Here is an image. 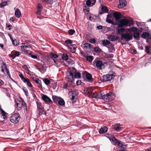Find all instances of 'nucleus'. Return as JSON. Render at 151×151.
Here are the masks:
<instances>
[{"label":"nucleus","instance_id":"338daca9","mask_svg":"<svg viewBox=\"0 0 151 151\" xmlns=\"http://www.w3.org/2000/svg\"><path fill=\"white\" fill-rule=\"evenodd\" d=\"M63 87L65 88H66L67 87V85L66 84H65L64 85Z\"/></svg>","mask_w":151,"mask_h":151},{"label":"nucleus","instance_id":"4c0bfd02","mask_svg":"<svg viewBox=\"0 0 151 151\" xmlns=\"http://www.w3.org/2000/svg\"><path fill=\"white\" fill-rule=\"evenodd\" d=\"M104 95V94L102 93L101 92H100L98 94L97 96H97V98L99 99H102Z\"/></svg>","mask_w":151,"mask_h":151},{"label":"nucleus","instance_id":"c85d7f7f","mask_svg":"<svg viewBox=\"0 0 151 151\" xmlns=\"http://www.w3.org/2000/svg\"><path fill=\"white\" fill-rule=\"evenodd\" d=\"M58 103L59 105L61 106H63L65 105V101L62 98H60L58 102Z\"/></svg>","mask_w":151,"mask_h":151},{"label":"nucleus","instance_id":"680f3d73","mask_svg":"<svg viewBox=\"0 0 151 151\" xmlns=\"http://www.w3.org/2000/svg\"><path fill=\"white\" fill-rule=\"evenodd\" d=\"M8 35L10 37L11 40L12 41L13 40L12 35L10 34H8Z\"/></svg>","mask_w":151,"mask_h":151},{"label":"nucleus","instance_id":"aec40b11","mask_svg":"<svg viewBox=\"0 0 151 151\" xmlns=\"http://www.w3.org/2000/svg\"><path fill=\"white\" fill-rule=\"evenodd\" d=\"M108 130V128L106 127H101L99 130V132L100 134H103L106 132Z\"/></svg>","mask_w":151,"mask_h":151},{"label":"nucleus","instance_id":"f8f14e48","mask_svg":"<svg viewBox=\"0 0 151 151\" xmlns=\"http://www.w3.org/2000/svg\"><path fill=\"white\" fill-rule=\"evenodd\" d=\"M1 71L4 73H6L8 75H9V70L7 68L6 64L4 63H3L1 64Z\"/></svg>","mask_w":151,"mask_h":151},{"label":"nucleus","instance_id":"0e129e2a","mask_svg":"<svg viewBox=\"0 0 151 151\" xmlns=\"http://www.w3.org/2000/svg\"><path fill=\"white\" fill-rule=\"evenodd\" d=\"M11 57L12 58H15L16 57V55H15L14 54L12 55H11Z\"/></svg>","mask_w":151,"mask_h":151},{"label":"nucleus","instance_id":"4468645a","mask_svg":"<svg viewBox=\"0 0 151 151\" xmlns=\"http://www.w3.org/2000/svg\"><path fill=\"white\" fill-rule=\"evenodd\" d=\"M119 3L117 5V7L119 8H122L124 7L127 4L125 0H119Z\"/></svg>","mask_w":151,"mask_h":151},{"label":"nucleus","instance_id":"423d86ee","mask_svg":"<svg viewBox=\"0 0 151 151\" xmlns=\"http://www.w3.org/2000/svg\"><path fill=\"white\" fill-rule=\"evenodd\" d=\"M15 102L17 109L18 110H20L22 106L24 104V102L21 98L16 99Z\"/></svg>","mask_w":151,"mask_h":151},{"label":"nucleus","instance_id":"13d9d810","mask_svg":"<svg viewBox=\"0 0 151 151\" xmlns=\"http://www.w3.org/2000/svg\"><path fill=\"white\" fill-rule=\"evenodd\" d=\"M81 83V81L80 80H78L76 82V84L78 85H80Z\"/></svg>","mask_w":151,"mask_h":151},{"label":"nucleus","instance_id":"6ab92c4d","mask_svg":"<svg viewBox=\"0 0 151 151\" xmlns=\"http://www.w3.org/2000/svg\"><path fill=\"white\" fill-rule=\"evenodd\" d=\"M109 101L114 99L116 97L115 94L113 93L109 92L108 93Z\"/></svg>","mask_w":151,"mask_h":151},{"label":"nucleus","instance_id":"ea45409f","mask_svg":"<svg viewBox=\"0 0 151 151\" xmlns=\"http://www.w3.org/2000/svg\"><path fill=\"white\" fill-rule=\"evenodd\" d=\"M94 50L96 52H100L101 51V50L99 47H95L94 48Z\"/></svg>","mask_w":151,"mask_h":151},{"label":"nucleus","instance_id":"864d4df0","mask_svg":"<svg viewBox=\"0 0 151 151\" xmlns=\"http://www.w3.org/2000/svg\"><path fill=\"white\" fill-rule=\"evenodd\" d=\"M92 5H93L96 2V0H91Z\"/></svg>","mask_w":151,"mask_h":151},{"label":"nucleus","instance_id":"bf43d9fd","mask_svg":"<svg viewBox=\"0 0 151 151\" xmlns=\"http://www.w3.org/2000/svg\"><path fill=\"white\" fill-rule=\"evenodd\" d=\"M37 104L38 109L40 110V104L38 102H37Z\"/></svg>","mask_w":151,"mask_h":151},{"label":"nucleus","instance_id":"c03bdc74","mask_svg":"<svg viewBox=\"0 0 151 151\" xmlns=\"http://www.w3.org/2000/svg\"><path fill=\"white\" fill-rule=\"evenodd\" d=\"M7 2H4L0 4V7L2 8L4 6L6 5L7 4Z\"/></svg>","mask_w":151,"mask_h":151},{"label":"nucleus","instance_id":"cd10ccee","mask_svg":"<svg viewBox=\"0 0 151 151\" xmlns=\"http://www.w3.org/2000/svg\"><path fill=\"white\" fill-rule=\"evenodd\" d=\"M111 17V15H107V18H106V21L109 23H111L112 22V19H109V18Z\"/></svg>","mask_w":151,"mask_h":151},{"label":"nucleus","instance_id":"ddd939ff","mask_svg":"<svg viewBox=\"0 0 151 151\" xmlns=\"http://www.w3.org/2000/svg\"><path fill=\"white\" fill-rule=\"evenodd\" d=\"M65 43L67 45V46L68 47H70L71 46V48H73L74 51H75L76 46L75 45H72V41L70 40H68L65 41Z\"/></svg>","mask_w":151,"mask_h":151},{"label":"nucleus","instance_id":"dca6fc26","mask_svg":"<svg viewBox=\"0 0 151 151\" xmlns=\"http://www.w3.org/2000/svg\"><path fill=\"white\" fill-rule=\"evenodd\" d=\"M112 13L114 17L116 20H118L119 19L121 16V14L119 12L113 11Z\"/></svg>","mask_w":151,"mask_h":151},{"label":"nucleus","instance_id":"412c9836","mask_svg":"<svg viewBox=\"0 0 151 151\" xmlns=\"http://www.w3.org/2000/svg\"><path fill=\"white\" fill-rule=\"evenodd\" d=\"M109 40L112 41H115L117 40V37L115 35H109L108 36Z\"/></svg>","mask_w":151,"mask_h":151},{"label":"nucleus","instance_id":"f257e3e1","mask_svg":"<svg viewBox=\"0 0 151 151\" xmlns=\"http://www.w3.org/2000/svg\"><path fill=\"white\" fill-rule=\"evenodd\" d=\"M129 28L124 29L119 27L118 28V31L119 34L121 35L122 40H125L126 41L125 42H122L123 44H126L128 42L129 40H131L133 38L132 34L129 33L128 30H127Z\"/></svg>","mask_w":151,"mask_h":151},{"label":"nucleus","instance_id":"f704fd0d","mask_svg":"<svg viewBox=\"0 0 151 151\" xmlns=\"http://www.w3.org/2000/svg\"><path fill=\"white\" fill-rule=\"evenodd\" d=\"M102 11L104 12H106L108 11V9L105 6H102L101 8Z\"/></svg>","mask_w":151,"mask_h":151},{"label":"nucleus","instance_id":"6e6552de","mask_svg":"<svg viewBox=\"0 0 151 151\" xmlns=\"http://www.w3.org/2000/svg\"><path fill=\"white\" fill-rule=\"evenodd\" d=\"M114 78V76L112 74H107L103 76L101 79L103 81H111Z\"/></svg>","mask_w":151,"mask_h":151},{"label":"nucleus","instance_id":"4be33fe9","mask_svg":"<svg viewBox=\"0 0 151 151\" xmlns=\"http://www.w3.org/2000/svg\"><path fill=\"white\" fill-rule=\"evenodd\" d=\"M123 127V125L120 124L115 125L114 127V129L116 131L120 129Z\"/></svg>","mask_w":151,"mask_h":151},{"label":"nucleus","instance_id":"3c124183","mask_svg":"<svg viewBox=\"0 0 151 151\" xmlns=\"http://www.w3.org/2000/svg\"><path fill=\"white\" fill-rule=\"evenodd\" d=\"M89 42L91 43H95L96 41L94 39L92 38L90 39L89 40Z\"/></svg>","mask_w":151,"mask_h":151},{"label":"nucleus","instance_id":"20e7f679","mask_svg":"<svg viewBox=\"0 0 151 151\" xmlns=\"http://www.w3.org/2000/svg\"><path fill=\"white\" fill-rule=\"evenodd\" d=\"M129 32V33L131 34L132 35L134 38L137 39L139 37V33L138 32V29L135 27H132L127 29Z\"/></svg>","mask_w":151,"mask_h":151},{"label":"nucleus","instance_id":"69168bd1","mask_svg":"<svg viewBox=\"0 0 151 151\" xmlns=\"http://www.w3.org/2000/svg\"><path fill=\"white\" fill-rule=\"evenodd\" d=\"M24 92L25 93L26 95H27L28 94V91L26 89L24 90Z\"/></svg>","mask_w":151,"mask_h":151},{"label":"nucleus","instance_id":"a878e982","mask_svg":"<svg viewBox=\"0 0 151 151\" xmlns=\"http://www.w3.org/2000/svg\"><path fill=\"white\" fill-rule=\"evenodd\" d=\"M102 99H103L106 102H109V98H108V93H107L105 95H104L103 96Z\"/></svg>","mask_w":151,"mask_h":151},{"label":"nucleus","instance_id":"a19ab883","mask_svg":"<svg viewBox=\"0 0 151 151\" xmlns=\"http://www.w3.org/2000/svg\"><path fill=\"white\" fill-rule=\"evenodd\" d=\"M86 58L87 60L89 61V62L92 61L93 59V57L91 56H87Z\"/></svg>","mask_w":151,"mask_h":151},{"label":"nucleus","instance_id":"774afa93","mask_svg":"<svg viewBox=\"0 0 151 151\" xmlns=\"http://www.w3.org/2000/svg\"><path fill=\"white\" fill-rule=\"evenodd\" d=\"M0 47L1 48H3L4 47V45L2 44H0Z\"/></svg>","mask_w":151,"mask_h":151},{"label":"nucleus","instance_id":"58836bf2","mask_svg":"<svg viewBox=\"0 0 151 151\" xmlns=\"http://www.w3.org/2000/svg\"><path fill=\"white\" fill-rule=\"evenodd\" d=\"M91 4V0H88L86 2V4L88 6H92L93 5Z\"/></svg>","mask_w":151,"mask_h":151},{"label":"nucleus","instance_id":"e2e57ef3","mask_svg":"<svg viewBox=\"0 0 151 151\" xmlns=\"http://www.w3.org/2000/svg\"><path fill=\"white\" fill-rule=\"evenodd\" d=\"M4 84V82L0 79V86Z\"/></svg>","mask_w":151,"mask_h":151},{"label":"nucleus","instance_id":"6e6d98bb","mask_svg":"<svg viewBox=\"0 0 151 151\" xmlns=\"http://www.w3.org/2000/svg\"><path fill=\"white\" fill-rule=\"evenodd\" d=\"M20 54V52H16L14 54L16 56H18Z\"/></svg>","mask_w":151,"mask_h":151},{"label":"nucleus","instance_id":"09e8293b","mask_svg":"<svg viewBox=\"0 0 151 151\" xmlns=\"http://www.w3.org/2000/svg\"><path fill=\"white\" fill-rule=\"evenodd\" d=\"M145 51L148 54L150 53V52H149V47H148L147 46H146Z\"/></svg>","mask_w":151,"mask_h":151},{"label":"nucleus","instance_id":"f3484780","mask_svg":"<svg viewBox=\"0 0 151 151\" xmlns=\"http://www.w3.org/2000/svg\"><path fill=\"white\" fill-rule=\"evenodd\" d=\"M15 10V16L17 18L20 17L22 16L21 12L20 10L18 8H14Z\"/></svg>","mask_w":151,"mask_h":151},{"label":"nucleus","instance_id":"2eb2a0df","mask_svg":"<svg viewBox=\"0 0 151 151\" xmlns=\"http://www.w3.org/2000/svg\"><path fill=\"white\" fill-rule=\"evenodd\" d=\"M42 99L47 103L51 102L52 101L50 98L46 95L43 94L42 96Z\"/></svg>","mask_w":151,"mask_h":151},{"label":"nucleus","instance_id":"393cba45","mask_svg":"<svg viewBox=\"0 0 151 151\" xmlns=\"http://www.w3.org/2000/svg\"><path fill=\"white\" fill-rule=\"evenodd\" d=\"M43 1L49 4H52L55 2L56 0H42Z\"/></svg>","mask_w":151,"mask_h":151},{"label":"nucleus","instance_id":"5fc2aeb1","mask_svg":"<svg viewBox=\"0 0 151 151\" xmlns=\"http://www.w3.org/2000/svg\"><path fill=\"white\" fill-rule=\"evenodd\" d=\"M23 68L24 69L26 70H27V71L28 70V68L26 66L24 65V66H23Z\"/></svg>","mask_w":151,"mask_h":151},{"label":"nucleus","instance_id":"f03ea898","mask_svg":"<svg viewBox=\"0 0 151 151\" xmlns=\"http://www.w3.org/2000/svg\"><path fill=\"white\" fill-rule=\"evenodd\" d=\"M133 24V21L129 19H121L118 22V25L121 27H130Z\"/></svg>","mask_w":151,"mask_h":151},{"label":"nucleus","instance_id":"39448f33","mask_svg":"<svg viewBox=\"0 0 151 151\" xmlns=\"http://www.w3.org/2000/svg\"><path fill=\"white\" fill-rule=\"evenodd\" d=\"M22 50L24 53L28 55H31V58L33 59H37V57L35 55H31V52L29 50L26 49L27 48L31 47L30 45L27 46L26 45H22L21 46Z\"/></svg>","mask_w":151,"mask_h":151},{"label":"nucleus","instance_id":"603ef678","mask_svg":"<svg viewBox=\"0 0 151 151\" xmlns=\"http://www.w3.org/2000/svg\"><path fill=\"white\" fill-rule=\"evenodd\" d=\"M37 9H42V5L40 4H38L37 6Z\"/></svg>","mask_w":151,"mask_h":151},{"label":"nucleus","instance_id":"0eeeda50","mask_svg":"<svg viewBox=\"0 0 151 151\" xmlns=\"http://www.w3.org/2000/svg\"><path fill=\"white\" fill-rule=\"evenodd\" d=\"M19 116V115L18 114H14L10 118V121L14 123H17L20 119Z\"/></svg>","mask_w":151,"mask_h":151},{"label":"nucleus","instance_id":"e433bc0d","mask_svg":"<svg viewBox=\"0 0 151 151\" xmlns=\"http://www.w3.org/2000/svg\"><path fill=\"white\" fill-rule=\"evenodd\" d=\"M43 81L44 83L47 85L49 84L50 83V80L47 78L43 79Z\"/></svg>","mask_w":151,"mask_h":151},{"label":"nucleus","instance_id":"5701e85b","mask_svg":"<svg viewBox=\"0 0 151 151\" xmlns=\"http://www.w3.org/2000/svg\"><path fill=\"white\" fill-rule=\"evenodd\" d=\"M85 73L86 77L88 81H91L92 79L91 75L87 72H86Z\"/></svg>","mask_w":151,"mask_h":151},{"label":"nucleus","instance_id":"49530a36","mask_svg":"<svg viewBox=\"0 0 151 151\" xmlns=\"http://www.w3.org/2000/svg\"><path fill=\"white\" fill-rule=\"evenodd\" d=\"M98 94L96 93H92V95H91V97L97 98Z\"/></svg>","mask_w":151,"mask_h":151},{"label":"nucleus","instance_id":"052dcab7","mask_svg":"<svg viewBox=\"0 0 151 151\" xmlns=\"http://www.w3.org/2000/svg\"><path fill=\"white\" fill-rule=\"evenodd\" d=\"M97 28L99 29H102V27L101 26H98L97 27Z\"/></svg>","mask_w":151,"mask_h":151},{"label":"nucleus","instance_id":"72a5a7b5","mask_svg":"<svg viewBox=\"0 0 151 151\" xmlns=\"http://www.w3.org/2000/svg\"><path fill=\"white\" fill-rule=\"evenodd\" d=\"M0 112H1V114H2V116H3V118L4 119H5L6 117V116L5 115V113L4 111L2 109H1V106L0 105Z\"/></svg>","mask_w":151,"mask_h":151},{"label":"nucleus","instance_id":"a18cd8bd","mask_svg":"<svg viewBox=\"0 0 151 151\" xmlns=\"http://www.w3.org/2000/svg\"><path fill=\"white\" fill-rule=\"evenodd\" d=\"M68 32L69 34L70 35H73L75 32V31L73 29L69 30Z\"/></svg>","mask_w":151,"mask_h":151},{"label":"nucleus","instance_id":"473e14b6","mask_svg":"<svg viewBox=\"0 0 151 151\" xmlns=\"http://www.w3.org/2000/svg\"><path fill=\"white\" fill-rule=\"evenodd\" d=\"M68 56L66 54H63L62 56V58L63 59L65 60H67L68 59Z\"/></svg>","mask_w":151,"mask_h":151},{"label":"nucleus","instance_id":"bb28decb","mask_svg":"<svg viewBox=\"0 0 151 151\" xmlns=\"http://www.w3.org/2000/svg\"><path fill=\"white\" fill-rule=\"evenodd\" d=\"M110 42L107 40H104L102 41V44L104 46H106L109 45Z\"/></svg>","mask_w":151,"mask_h":151},{"label":"nucleus","instance_id":"a211bd4d","mask_svg":"<svg viewBox=\"0 0 151 151\" xmlns=\"http://www.w3.org/2000/svg\"><path fill=\"white\" fill-rule=\"evenodd\" d=\"M50 58L53 60L54 63L56 64H57L58 62L56 59L58 57V55L56 54H53L52 53H50Z\"/></svg>","mask_w":151,"mask_h":151},{"label":"nucleus","instance_id":"8fccbe9b","mask_svg":"<svg viewBox=\"0 0 151 151\" xmlns=\"http://www.w3.org/2000/svg\"><path fill=\"white\" fill-rule=\"evenodd\" d=\"M41 10L42 9H37V11L36 12V13L37 14H40Z\"/></svg>","mask_w":151,"mask_h":151},{"label":"nucleus","instance_id":"4d7b16f0","mask_svg":"<svg viewBox=\"0 0 151 151\" xmlns=\"http://www.w3.org/2000/svg\"><path fill=\"white\" fill-rule=\"evenodd\" d=\"M76 97V95H73H73L72 96V97H71V100H72V101H73L75 99H76V98L75 97Z\"/></svg>","mask_w":151,"mask_h":151},{"label":"nucleus","instance_id":"37998d69","mask_svg":"<svg viewBox=\"0 0 151 151\" xmlns=\"http://www.w3.org/2000/svg\"><path fill=\"white\" fill-rule=\"evenodd\" d=\"M35 82L39 84L40 86H41V81L39 79H37L35 80Z\"/></svg>","mask_w":151,"mask_h":151},{"label":"nucleus","instance_id":"c9c22d12","mask_svg":"<svg viewBox=\"0 0 151 151\" xmlns=\"http://www.w3.org/2000/svg\"><path fill=\"white\" fill-rule=\"evenodd\" d=\"M83 45V47L85 48H89L91 47V45L89 43H85Z\"/></svg>","mask_w":151,"mask_h":151},{"label":"nucleus","instance_id":"79ce46f5","mask_svg":"<svg viewBox=\"0 0 151 151\" xmlns=\"http://www.w3.org/2000/svg\"><path fill=\"white\" fill-rule=\"evenodd\" d=\"M81 74L79 73H77L75 74L74 76L75 78H79L81 77Z\"/></svg>","mask_w":151,"mask_h":151},{"label":"nucleus","instance_id":"2f4dec72","mask_svg":"<svg viewBox=\"0 0 151 151\" xmlns=\"http://www.w3.org/2000/svg\"><path fill=\"white\" fill-rule=\"evenodd\" d=\"M12 42L13 44L15 46H17L19 44V41L18 40H12Z\"/></svg>","mask_w":151,"mask_h":151},{"label":"nucleus","instance_id":"b1692460","mask_svg":"<svg viewBox=\"0 0 151 151\" xmlns=\"http://www.w3.org/2000/svg\"><path fill=\"white\" fill-rule=\"evenodd\" d=\"M23 82L26 83L27 85L29 87H32V85L30 83V80L28 78H26Z\"/></svg>","mask_w":151,"mask_h":151},{"label":"nucleus","instance_id":"de8ad7c7","mask_svg":"<svg viewBox=\"0 0 151 151\" xmlns=\"http://www.w3.org/2000/svg\"><path fill=\"white\" fill-rule=\"evenodd\" d=\"M19 76L20 77V78H21L23 82L24 80L26 79L25 78L24 76H23V75L22 74H20L19 75Z\"/></svg>","mask_w":151,"mask_h":151},{"label":"nucleus","instance_id":"9d476101","mask_svg":"<svg viewBox=\"0 0 151 151\" xmlns=\"http://www.w3.org/2000/svg\"><path fill=\"white\" fill-rule=\"evenodd\" d=\"M66 74L68 81L72 83L73 81L74 78L73 77V74L72 72V71H68L66 73Z\"/></svg>","mask_w":151,"mask_h":151},{"label":"nucleus","instance_id":"7ed1b4c3","mask_svg":"<svg viewBox=\"0 0 151 151\" xmlns=\"http://www.w3.org/2000/svg\"><path fill=\"white\" fill-rule=\"evenodd\" d=\"M108 138L111 141H112L113 143L115 145H118L119 146L122 148H126L127 147V145L124 142L118 141L115 137L109 135Z\"/></svg>","mask_w":151,"mask_h":151},{"label":"nucleus","instance_id":"9b49d317","mask_svg":"<svg viewBox=\"0 0 151 151\" xmlns=\"http://www.w3.org/2000/svg\"><path fill=\"white\" fill-rule=\"evenodd\" d=\"M93 89L91 87L86 88H85L84 92L88 96L91 97V95H92Z\"/></svg>","mask_w":151,"mask_h":151},{"label":"nucleus","instance_id":"1a4fd4ad","mask_svg":"<svg viewBox=\"0 0 151 151\" xmlns=\"http://www.w3.org/2000/svg\"><path fill=\"white\" fill-rule=\"evenodd\" d=\"M96 65L97 68L99 69H102L104 68L105 67V63H103L100 60H96L95 61Z\"/></svg>","mask_w":151,"mask_h":151},{"label":"nucleus","instance_id":"c756f323","mask_svg":"<svg viewBox=\"0 0 151 151\" xmlns=\"http://www.w3.org/2000/svg\"><path fill=\"white\" fill-rule=\"evenodd\" d=\"M61 98L56 96H52V99L55 102H58Z\"/></svg>","mask_w":151,"mask_h":151},{"label":"nucleus","instance_id":"7c9ffc66","mask_svg":"<svg viewBox=\"0 0 151 151\" xmlns=\"http://www.w3.org/2000/svg\"><path fill=\"white\" fill-rule=\"evenodd\" d=\"M149 35V33L147 32H144L143 33L142 35V37L143 38H146Z\"/></svg>","mask_w":151,"mask_h":151}]
</instances>
